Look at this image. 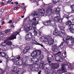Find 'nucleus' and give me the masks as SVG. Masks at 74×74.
Instances as JSON below:
<instances>
[{"instance_id":"obj_1","label":"nucleus","mask_w":74,"mask_h":74,"mask_svg":"<svg viewBox=\"0 0 74 74\" xmlns=\"http://www.w3.org/2000/svg\"><path fill=\"white\" fill-rule=\"evenodd\" d=\"M41 53V51L40 50H35L33 51L31 54L32 57H34V58H32L29 60V61L34 63L36 57H37L40 56Z\"/></svg>"},{"instance_id":"obj_2","label":"nucleus","mask_w":74,"mask_h":74,"mask_svg":"<svg viewBox=\"0 0 74 74\" xmlns=\"http://www.w3.org/2000/svg\"><path fill=\"white\" fill-rule=\"evenodd\" d=\"M21 31V29H20L17 30V31L14 32L11 35V36L9 38L7 39V41L12 40H14V39H16V36L19 33H20Z\"/></svg>"},{"instance_id":"obj_3","label":"nucleus","mask_w":74,"mask_h":74,"mask_svg":"<svg viewBox=\"0 0 74 74\" xmlns=\"http://www.w3.org/2000/svg\"><path fill=\"white\" fill-rule=\"evenodd\" d=\"M53 34L56 36H60L61 37H64V36H65L64 34L61 32L58 31V30L57 28H55V29Z\"/></svg>"},{"instance_id":"obj_4","label":"nucleus","mask_w":74,"mask_h":74,"mask_svg":"<svg viewBox=\"0 0 74 74\" xmlns=\"http://www.w3.org/2000/svg\"><path fill=\"white\" fill-rule=\"evenodd\" d=\"M65 36H64V37H62L63 38L62 39L63 42H62L61 44L59 46V47H60V48H63V46H65V44L64 43H66V44H68L69 43V40L66 38V35L64 34Z\"/></svg>"},{"instance_id":"obj_5","label":"nucleus","mask_w":74,"mask_h":74,"mask_svg":"<svg viewBox=\"0 0 74 74\" xmlns=\"http://www.w3.org/2000/svg\"><path fill=\"white\" fill-rule=\"evenodd\" d=\"M33 37V35L31 32H29L26 34L25 37V39L27 41H29L32 39V38Z\"/></svg>"},{"instance_id":"obj_6","label":"nucleus","mask_w":74,"mask_h":74,"mask_svg":"<svg viewBox=\"0 0 74 74\" xmlns=\"http://www.w3.org/2000/svg\"><path fill=\"white\" fill-rule=\"evenodd\" d=\"M46 12L48 15H51L52 14V10L51 9L50 6H48L47 7Z\"/></svg>"},{"instance_id":"obj_7","label":"nucleus","mask_w":74,"mask_h":74,"mask_svg":"<svg viewBox=\"0 0 74 74\" xmlns=\"http://www.w3.org/2000/svg\"><path fill=\"white\" fill-rule=\"evenodd\" d=\"M58 27L59 28L60 31V32H61V33H64L65 32L64 31V29H65V27L64 26L63 24H60L58 26Z\"/></svg>"},{"instance_id":"obj_8","label":"nucleus","mask_w":74,"mask_h":74,"mask_svg":"<svg viewBox=\"0 0 74 74\" xmlns=\"http://www.w3.org/2000/svg\"><path fill=\"white\" fill-rule=\"evenodd\" d=\"M55 22L56 21H55V18H51L50 19L49 25L51 26H55L56 25Z\"/></svg>"},{"instance_id":"obj_9","label":"nucleus","mask_w":74,"mask_h":74,"mask_svg":"<svg viewBox=\"0 0 74 74\" xmlns=\"http://www.w3.org/2000/svg\"><path fill=\"white\" fill-rule=\"evenodd\" d=\"M65 38L67 39L68 40H71V42L72 44H74V37H70L68 35H65Z\"/></svg>"},{"instance_id":"obj_10","label":"nucleus","mask_w":74,"mask_h":74,"mask_svg":"<svg viewBox=\"0 0 74 74\" xmlns=\"http://www.w3.org/2000/svg\"><path fill=\"white\" fill-rule=\"evenodd\" d=\"M63 19L61 18H59L58 16H57L54 18V21L56 22H58L59 23H62Z\"/></svg>"},{"instance_id":"obj_11","label":"nucleus","mask_w":74,"mask_h":74,"mask_svg":"<svg viewBox=\"0 0 74 74\" xmlns=\"http://www.w3.org/2000/svg\"><path fill=\"white\" fill-rule=\"evenodd\" d=\"M51 67L53 69H58L59 67V63H52L51 64Z\"/></svg>"},{"instance_id":"obj_12","label":"nucleus","mask_w":74,"mask_h":74,"mask_svg":"<svg viewBox=\"0 0 74 74\" xmlns=\"http://www.w3.org/2000/svg\"><path fill=\"white\" fill-rule=\"evenodd\" d=\"M0 55H1V57H3V58H5L8 60H9V57L7 55V54L5 53V52H0Z\"/></svg>"},{"instance_id":"obj_13","label":"nucleus","mask_w":74,"mask_h":74,"mask_svg":"<svg viewBox=\"0 0 74 74\" xmlns=\"http://www.w3.org/2000/svg\"><path fill=\"white\" fill-rule=\"evenodd\" d=\"M57 48H58L57 44H54L52 46V51L53 52H56L58 51V49H56Z\"/></svg>"},{"instance_id":"obj_14","label":"nucleus","mask_w":74,"mask_h":74,"mask_svg":"<svg viewBox=\"0 0 74 74\" xmlns=\"http://www.w3.org/2000/svg\"><path fill=\"white\" fill-rule=\"evenodd\" d=\"M26 26L27 27L25 28V29L27 32H29V31H30V30L32 29V27L29 24H27Z\"/></svg>"},{"instance_id":"obj_15","label":"nucleus","mask_w":74,"mask_h":74,"mask_svg":"<svg viewBox=\"0 0 74 74\" xmlns=\"http://www.w3.org/2000/svg\"><path fill=\"white\" fill-rule=\"evenodd\" d=\"M38 12L40 16H44V14L45 12V10L44 9H39L38 10Z\"/></svg>"},{"instance_id":"obj_16","label":"nucleus","mask_w":74,"mask_h":74,"mask_svg":"<svg viewBox=\"0 0 74 74\" xmlns=\"http://www.w3.org/2000/svg\"><path fill=\"white\" fill-rule=\"evenodd\" d=\"M50 38H51V36H46L45 37L44 42H48L50 40Z\"/></svg>"},{"instance_id":"obj_17","label":"nucleus","mask_w":74,"mask_h":74,"mask_svg":"<svg viewBox=\"0 0 74 74\" xmlns=\"http://www.w3.org/2000/svg\"><path fill=\"white\" fill-rule=\"evenodd\" d=\"M53 42H54V40L52 39V38H51L49 39V41H48V42L49 45H52L53 43Z\"/></svg>"},{"instance_id":"obj_18","label":"nucleus","mask_w":74,"mask_h":74,"mask_svg":"<svg viewBox=\"0 0 74 74\" xmlns=\"http://www.w3.org/2000/svg\"><path fill=\"white\" fill-rule=\"evenodd\" d=\"M44 61H42L40 62L39 66L41 69H44Z\"/></svg>"},{"instance_id":"obj_19","label":"nucleus","mask_w":74,"mask_h":74,"mask_svg":"<svg viewBox=\"0 0 74 74\" xmlns=\"http://www.w3.org/2000/svg\"><path fill=\"white\" fill-rule=\"evenodd\" d=\"M60 10V8H58L55 10L53 11L54 14H58V13H59Z\"/></svg>"},{"instance_id":"obj_20","label":"nucleus","mask_w":74,"mask_h":74,"mask_svg":"<svg viewBox=\"0 0 74 74\" xmlns=\"http://www.w3.org/2000/svg\"><path fill=\"white\" fill-rule=\"evenodd\" d=\"M35 18H36L39 17V15H38V13L37 11H35L34 12V13L33 14Z\"/></svg>"},{"instance_id":"obj_21","label":"nucleus","mask_w":74,"mask_h":74,"mask_svg":"<svg viewBox=\"0 0 74 74\" xmlns=\"http://www.w3.org/2000/svg\"><path fill=\"white\" fill-rule=\"evenodd\" d=\"M22 64H23V60H18L17 62V64L20 66L22 65Z\"/></svg>"},{"instance_id":"obj_22","label":"nucleus","mask_w":74,"mask_h":74,"mask_svg":"<svg viewBox=\"0 0 74 74\" xmlns=\"http://www.w3.org/2000/svg\"><path fill=\"white\" fill-rule=\"evenodd\" d=\"M11 60L14 63V64H17V62H18V60H17L16 58H14L12 59Z\"/></svg>"},{"instance_id":"obj_23","label":"nucleus","mask_w":74,"mask_h":74,"mask_svg":"<svg viewBox=\"0 0 74 74\" xmlns=\"http://www.w3.org/2000/svg\"><path fill=\"white\" fill-rule=\"evenodd\" d=\"M44 24L46 26H48L50 24V20L46 21L44 22Z\"/></svg>"},{"instance_id":"obj_24","label":"nucleus","mask_w":74,"mask_h":74,"mask_svg":"<svg viewBox=\"0 0 74 74\" xmlns=\"http://www.w3.org/2000/svg\"><path fill=\"white\" fill-rule=\"evenodd\" d=\"M68 29L70 30V32L72 30H73V24H72L68 26Z\"/></svg>"},{"instance_id":"obj_25","label":"nucleus","mask_w":74,"mask_h":74,"mask_svg":"<svg viewBox=\"0 0 74 74\" xmlns=\"http://www.w3.org/2000/svg\"><path fill=\"white\" fill-rule=\"evenodd\" d=\"M72 23V22L71 21L69 20L66 23V25H67V26H69L70 25H71V24Z\"/></svg>"},{"instance_id":"obj_26","label":"nucleus","mask_w":74,"mask_h":74,"mask_svg":"<svg viewBox=\"0 0 74 74\" xmlns=\"http://www.w3.org/2000/svg\"><path fill=\"white\" fill-rule=\"evenodd\" d=\"M12 42L11 41H8V42H7L6 43V45H10V46H11V45H12Z\"/></svg>"},{"instance_id":"obj_27","label":"nucleus","mask_w":74,"mask_h":74,"mask_svg":"<svg viewBox=\"0 0 74 74\" xmlns=\"http://www.w3.org/2000/svg\"><path fill=\"white\" fill-rule=\"evenodd\" d=\"M30 66V68L32 71H36V70L35 69V68L34 66H33V65H31Z\"/></svg>"},{"instance_id":"obj_28","label":"nucleus","mask_w":74,"mask_h":74,"mask_svg":"<svg viewBox=\"0 0 74 74\" xmlns=\"http://www.w3.org/2000/svg\"><path fill=\"white\" fill-rule=\"evenodd\" d=\"M6 42H7V41L5 40L4 41V43H1V45L2 47H6V44H5V43H6Z\"/></svg>"},{"instance_id":"obj_29","label":"nucleus","mask_w":74,"mask_h":74,"mask_svg":"<svg viewBox=\"0 0 74 74\" xmlns=\"http://www.w3.org/2000/svg\"><path fill=\"white\" fill-rule=\"evenodd\" d=\"M70 8L72 9V13H74V5H71Z\"/></svg>"},{"instance_id":"obj_30","label":"nucleus","mask_w":74,"mask_h":74,"mask_svg":"<svg viewBox=\"0 0 74 74\" xmlns=\"http://www.w3.org/2000/svg\"><path fill=\"white\" fill-rule=\"evenodd\" d=\"M44 59V55L43 54L41 55L39 58V60H40V61Z\"/></svg>"},{"instance_id":"obj_31","label":"nucleus","mask_w":74,"mask_h":74,"mask_svg":"<svg viewBox=\"0 0 74 74\" xmlns=\"http://www.w3.org/2000/svg\"><path fill=\"white\" fill-rule=\"evenodd\" d=\"M12 69L13 71H15L17 70L16 69V67H15L14 66H12Z\"/></svg>"},{"instance_id":"obj_32","label":"nucleus","mask_w":74,"mask_h":74,"mask_svg":"<svg viewBox=\"0 0 74 74\" xmlns=\"http://www.w3.org/2000/svg\"><path fill=\"white\" fill-rule=\"evenodd\" d=\"M23 71L22 70H18L17 72V74H23Z\"/></svg>"},{"instance_id":"obj_33","label":"nucleus","mask_w":74,"mask_h":74,"mask_svg":"<svg viewBox=\"0 0 74 74\" xmlns=\"http://www.w3.org/2000/svg\"><path fill=\"white\" fill-rule=\"evenodd\" d=\"M45 70L46 73V74H49V72L48 71L49 70L48 68H46V69H45Z\"/></svg>"},{"instance_id":"obj_34","label":"nucleus","mask_w":74,"mask_h":74,"mask_svg":"<svg viewBox=\"0 0 74 74\" xmlns=\"http://www.w3.org/2000/svg\"><path fill=\"white\" fill-rule=\"evenodd\" d=\"M52 1L54 4H56L57 3H58L59 0H52Z\"/></svg>"},{"instance_id":"obj_35","label":"nucleus","mask_w":74,"mask_h":74,"mask_svg":"<svg viewBox=\"0 0 74 74\" xmlns=\"http://www.w3.org/2000/svg\"><path fill=\"white\" fill-rule=\"evenodd\" d=\"M37 24H36L34 25V23H33L32 24V27H33V28L34 29V30H36V26L35 25H37Z\"/></svg>"},{"instance_id":"obj_36","label":"nucleus","mask_w":74,"mask_h":74,"mask_svg":"<svg viewBox=\"0 0 74 74\" xmlns=\"http://www.w3.org/2000/svg\"><path fill=\"white\" fill-rule=\"evenodd\" d=\"M32 42L33 44H35L36 45H38V43L37 42V41H36V40H32Z\"/></svg>"},{"instance_id":"obj_37","label":"nucleus","mask_w":74,"mask_h":74,"mask_svg":"<svg viewBox=\"0 0 74 74\" xmlns=\"http://www.w3.org/2000/svg\"><path fill=\"white\" fill-rule=\"evenodd\" d=\"M61 54V52L59 51L57 53L55 54L54 55V56L55 57H56V56H58V55H60Z\"/></svg>"},{"instance_id":"obj_38","label":"nucleus","mask_w":74,"mask_h":74,"mask_svg":"<svg viewBox=\"0 0 74 74\" xmlns=\"http://www.w3.org/2000/svg\"><path fill=\"white\" fill-rule=\"evenodd\" d=\"M63 17L64 18H66V19H68V20H69V17H68V16L66 14H64L63 16Z\"/></svg>"},{"instance_id":"obj_39","label":"nucleus","mask_w":74,"mask_h":74,"mask_svg":"<svg viewBox=\"0 0 74 74\" xmlns=\"http://www.w3.org/2000/svg\"><path fill=\"white\" fill-rule=\"evenodd\" d=\"M37 30L38 32V34H39V36H41V34H42V32L40 31L39 30L37 29Z\"/></svg>"},{"instance_id":"obj_40","label":"nucleus","mask_w":74,"mask_h":74,"mask_svg":"<svg viewBox=\"0 0 74 74\" xmlns=\"http://www.w3.org/2000/svg\"><path fill=\"white\" fill-rule=\"evenodd\" d=\"M65 69L64 68V65H62V68H61V70H62V71H64V72H66L65 71Z\"/></svg>"},{"instance_id":"obj_41","label":"nucleus","mask_w":74,"mask_h":74,"mask_svg":"<svg viewBox=\"0 0 74 74\" xmlns=\"http://www.w3.org/2000/svg\"><path fill=\"white\" fill-rule=\"evenodd\" d=\"M53 57H49L48 58H47V60H48L49 61V60H50V61H52V60H53Z\"/></svg>"},{"instance_id":"obj_42","label":"nucleus","mask_w":74,"mask_h":74,"mask_svg":"<svg viewBox=\"0 0 74 74\" xmlns=\"http://www.w3.org/2000/svg\"><path fill=\"white\" fill-rule=\"evenodd\" d=\"M10 30H11L10 29H8L5 31V32L6 34H7V33H8L9 32H10Z\"/></svg>"},{"instance_id":"obj_43","label":"nucleus","mask_w":74,"mask_h":74,"mask_svg":"<svg viewBox=\"0 0 74 74\" xmlns=\"http://www.w3.org/2000/svg\"><path fill=\"white\" fill-rule=\"evenodd\" d=\"M62 56L64 58H66V52L63 53L62 54Z\"/></svg>"},{"instance_id":"obj_44","label":"nucleus","mask_w":74,"mask_h":74,"mask_svg":"<svg viewBox=\"0 0 74 74\" xmlns=\"http://www.w3.org/2000/svg\"><path fill=\"white\" fill-rule=\"evenodd\" d=\"M4 73V71L3 69L0 68V74H3Z\"/></svg>"},{"instance_id":"obj_45","label":"nucleus","mask_w":74,"mask_h":74,"mask_svg":"<svg viewBox=\"0 0 74 74\" xmlns=\"http://www.w3.org/2000/svg\"><path fill=\"white\" fill-rule=\"evenodd\" d=\"M34 36H37V34H38V33H37V32L36 30H34Z\"/></svg>"},{"instance_id":"obj_46","label":"nucleus","mask_w":74,"mask_h":74,"mask_svg":"<svg viewBox=\"0 0 74 74\" xmlns=\"http://www.w3.org/2000/svg\"><path fill=\"white\" fill-rule=\"evenodd\" d=\"M4 37V34L2 33H0V37Z\"/></svg>"},{"instance_id":"obj_47","label":"nucleus","mask_w":74,"mask_h":74,"mask_svg":"<svg viewBox=\"0 0 74 74\" xmlns=\"http://www.w3.org/2000/svg\"><path fill=\"white\" fill-rule=\"evenodd\" d=\"M45 39V37L44 38V37H41V38L40 39V40H41V41L44 42Z\"/></svg>"},{"instance_id":"obj_48","label":"nucleus","mask_w":74,"mask_h":74,"mask_svg":"<svg viewBox=\"0 0 74 74\" xmlns=\"http://www.w3.org/2000/svg\"><path fill=\"white\" fill-rule=\"evenodd\" d=\"M23 52L24 53H26L27 52V50L25 48L24 49Z\"/></svg>"},{"instance_id":"obj_49","label":"nucleus","mask_w":74,"mask_h":74,"mask_svg":"<svg viewBox=\"0 0 74 74\" xmlns=\"http://www.w3.org/2000/svg\"><path fill=\"white\" fill-rule=\"evenodd\" d=\"M25 48L26 49L27 51H28V50H30V47L29 46H27Z\"/></svg>"},{"instance_id":"obj_50","label":"nucleus","mask_w":74,"mask_h":74,"mask_svg":"<svg viewBox=\"0 0 74 74\" xmlns=\"http://www.w3.org/2000/svg\"><path fill=\"white\" fill-rule=\"evenodd\" d=\"M57 62H62L63 61V59H61L60 60H57Z\"/></svg>"},{"instance_id":"obj_51","label":"nucleus","mask_w":74,"mask_h":74,"mask_svg":"<svg viewBox=\"0 0 74 74\" xmlns=\"http://www.w3.org/2000/svg\"><path fill=\"white\" fill-rule=\"evenodd\" d=\"M34 64H36V65H38V60H36V61L34 62Z\"/></svg>"},{"instance_id":"obj_52","label":"nucleus","mask_w":74,"mask_h":74,"mask_svg":"<svg viewBox=\"0 0 74 74\" xmlns=\"http://www.w3.org/2000/svg\"><path fill=\"white\" fill-rule=\"evenodd\" d=\"M38 45H40V46H41L42 47H44V45H43L42 44H41L40 43H38Z\"/></svg>"},{"instance_id":"obj_53","label":"nucleus","mask_w":74,"mask_h":74,"mask_svg":"<svg viewBox=\"0 0 74 74\" xmlns=\"http://www.w3.org/2000/svg\"><path fill=\"white\" fill-rule=\"evenodd\" d=\"M20 58H21V57H20L19 56H17L16 58V59H17V60H19V59H20Z\"/></svg>"},{"instance_id":"obj_54","label":"nucleus","mask_w":74,"mask_h":74,"mask_svg":"<svg viewBox=\"0 0 74 74\" xmlns=\"http://www.w3.org/2000/svg\"><path fill=\"white\" fill-rule=\"evenodd\" d=\"M4 11V9H2L1 10V12H2V13H3Z\"/></svg>"},{"instance_id":"obj_55","label":"nucleus","mask_w":74,"mask_h":74,"mask_svg":"<svg viewBox=\"0 0 74 74\" xmlns=\"http://www.w3.org/2000/svg\"><path fill=\"white\" fill-rule=\"evenodd\" d=\"M5 39V38H4V36H3V37H1V40H4Z\"/></svg>"},{"instance_id":"obj_56","label":"nucleus","mask_w":74,"mask_h":74,"mask_svg":"<svg viewBox=\"0 0 74 74\" xmlns=\"http://www.w3.org/2000/svg\"><path fill=\"white\" fill-rule=\"evenodd\" d=\"M68 67L69 69H71V68H72V66H71V65L69 66H68Z\"/></svg>"},{"instance_id":"obj_57","label":"nucleus","mask_w":74,"mask_h":74,"mask_svg":"<svg viewBox=\"0 0 74 74\" xmlns=\"http://www.w3.org/2000/svg\"><path fill=\"white\" fill-rule=\"evenodd\" d=\"M16 7L17 8H20V7H21L20 6V5H17L16 6Z\"/></svg>"},{"instance_id":"obj_58","label":"nucleus","mask_w":74,"mask_h":74,"mask_svg":"<svg viewBox=\"0 0 74 74\" xmlns=\"http://www.w3.org/2000/svg\"><path fill=\"white\" fill-rule=\"evenodd\" d=\"M23 66L24 67H25V66H26V63H24L23 64Z\"/></svg>"},{"instance_id":"obj_59","label":"nucleus","mask_w":74,"mask_h":74,"mask_svg":"<svg viewBox=\"0 0 74 74\" xmlns=\"http://www.w3.org/2000/svg\"><path fill=\"white\" fill-rule=\"evenodd\" d=\"M63 71L61 70L60 69V73H63Z\"/></svg>"},{"instance_id":"obj_60","label":"nucleus","mask_w":74,"mask_h":74,"mask_svg":"<svg viewBox=\"0 0 74 74\" xmlns=\"http://www.w3.org/2000/svg\"><path fill=\"white\" fill-rule=\"evenodd\" d=\"M4 4V3H3V2H1L0 3L1 5H3Z\"/></svg>"},{"instance_id":"obj_61","label":"nucleus","mask_w":74,"mask_h":74,"mask_svg":"<svg viewBox=\"0 0 74 74\" xmlns=\"http://www.w3.org/2000/svg\"><path fill=\"white\" fill-rule=\"evenodd\" d=\"M14 3L15 4H16V5H17L18 4V2H14Z\"/></svg>"},{"instance_id":"obj_62","label":"nucleus","mask_w":74,"mask_h":74,"mask_svg":"<svg viewBox=\"0 0 74 74\" xmlns=\"http://www.w3.org/2000/svg\"><path fill=\"white\" fill-rule=\"evenodd\" d=\"M33 21H36V18H33Z\"/></svg>"},{"instance_id":"obj_63","label":"nucleus","mask_w":74,"mask_h":74,"mask_svg":"<svg viewBox=\"0 0 74 74\" xmlns=\"http://www.w3.org/2000/svg\"><path fill=\"white\" fill-rule=\"evenodd\" d=\"M12 23V20H10V21H9V23Z\"/></svg>"},{"instance_id":"obj_64","label":"nucleus","mask_w":74,"mask_h":74,"mask_svg":"<svg viewBox=\"0 0 74 74\" xmlns=\"http://www.w3.org/2000/svg\"><path fill=\"white\" fill-rule=\"evenodd\" d=\"M52 74H57V73L56 72H54Z\"/></svg>"}]
</instances>
